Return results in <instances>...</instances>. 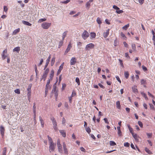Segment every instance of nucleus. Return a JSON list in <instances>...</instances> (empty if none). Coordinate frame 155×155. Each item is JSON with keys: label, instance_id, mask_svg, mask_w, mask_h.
<instances>
[{"label": "nucleus", "instance_id": "obj_60", "mask_svg": "<svg viewBox=\"0 0 155 155\" xmlns=\"http://www.w3.org/2000/svg\"><path fill=\"white\" fill-rule=\"evenodd\" d=\"M142 68L143 69V70L144 71H147V68L146 67L144 66V65L142 66Z\"/></svg>", "mask_w": 155, "mask_h": 155}, {"label": "nucleus", "instance_id": "obj_4", "mask_svg": "<svg viewBox=\"0 0 155 155\" xmlns=\"http://www.w3.org/2000/svg\"><path fill=\"white\" fill-rule=\"evenodd\" d=\"M57 145L58 151L60 153H62L63 151L62 147L59 139H58L57 140Z\"/></svg>", "mask_w": 155, "mask_h": 155}, {"label": "nucleus", "instance_id": "obj_18", "mask_svg": "<svg viewBox=\"0 0 155 155\" xmlns=\"http://www.w3.org/2000/svg\"><path fill=\"white\" fill-rule=\"evenodd\" d=\"M96 34L94 32H91L90 33V38L91 39H93L96 37Z\"/></svg>", "mask_w": 155, "mask_h": 155}, {"label": "nucleus", "instance_id": "obj_36", "mask_svg": "<svg viewBox=\"0 0 155 155\" xmlns=\"http://www.w3.org/2000/svg\"><path fill=\"white\" fill-rule=\"evenodd\" d=\"M132 48L133 49V51H135L136 49V47L135 44H132L131 45Z\"/></svg>", "mask_w": 155, "mask_h": 155}, {"label": "nucleus", "instance_id": "obj_25", "mask_svg": "<svg viewBox=\"0 0 155 155\" xmlns=\"http://www.w3.org/2000/svg\"><path fill=\"white\" fill-rule=\"evenodd\" d=\"M20 50V48L19 47H17L15 48L13 50V51H16L18 53Z\"/></svg>", "mask_w": 155, "mask_h": 155}, {"label": "nucleus", "instance_id": "obj_35", "mask_svg": "<svg viewBox=\"0 0 155 155\" xmlns=\"http://www.w3.org/2000/svg\"><path fill=\"white\" fill-rule=\"evenodd\" d=\"M129 24H128L127 25H126L123 27L122 28L124 30H127L128 28L129 27Z\"/></svg>", "mask_w": 155, "mask_h": 155}, {"label": "nucleus", "instance_id": "obj_54", "mask_svg": "<svg viewBox=\"0 0 155 155\" xmlns=\"http://www.w3.org/2000/svg\"><path fill=\"white\" fill-rule=\"evenodd\" d=\"M113 8L116 10H119L120 9V8H118V7H117V6L115 5H114L113 6Z\"/></svg>", "mask_w": 155, "mask_h": 155}, {"label": "nucleus", "instance_id": "obj_2", "mask_svg": "<svg viewBox=\"0 0 155 155\" xmlns=\"http://www.w3.org/2000/svg\"><path fill=\"white\" fill-rule=\"evenodd\" d=\"M95 47V45L92 43H89L86 45L85 49L86 51H90L91 49L94 48Z\"/></svg>", "mask_w": 155, "mask_h": 155}, {"label": "nucleus", "instance_id": "obj_16", "mask_svg": "<svg viewBox=\"0 0 155 155\" xmlns=\"http://www.w3.org/2000/svg\"><path fill=\"white\" fill-rule=\"evenodd\" d=\"M39 120L40 121L41 124V126L43 128V127H44V121L41 116L39 117Z\"/></svg>", "mask_w": 155, "mask_h": 155}, {"label": "nucleus", "instance_id": "obj_27", "mask_svg": "<svg viewBox=\"0 0 155 155\" xmlns=\"http://www.w3.org/2000/svg\"><path fill=\"white\" fill-rule=\"evenodd\" d=\"M55 57H54L52 58L51 60V66H53L55 62Z\"/></svg>", "mask_w": 155, "mask_h": 155}, {"label": "nucleus", "instance_id": "obj_17", "mask_svg": "<svg viewBox=\"0 0 155 155\" xmlns=\"http://www.w3.org/2000/svg\"><path fill=\"white\" fill-rule=\"evenodd\" d=\"M57 81L53 85V89L52 90V91L53 92H58V90L57 89V87L56 86V83H57Z\"/></svg>", "mask_w": 155, "mask_h": 155}, {"label": "nucleus", "instance_id": "obj_24", "mask_svg": "<svg viewBox=\"0 0 155 155\" xmlns=\"http://www.w3.org/2000/svg\"><path fill=\"white\" fill-rule=\"evenodd\" d=\"M116 105L118 109H120V102L119 101H117L116 102Z\"/></svg>", "mask_w": 155, "mask_h": 155}, {"label": "nucleus", "instance_id": "obj_12", "mask_svg": "<svg viewBox=\"0 0 155 155\" xmlns=\"http://www.w3.org/2000/svg\"><path fill=\"white\" fill-rule=\"evenodd\" d=\"M110 29H108L106 30V31L104 32L103 33V35L104 37L106 38L108 36L109 34Z\"/></svg>", "mask_w": 155, "mask_h": 155}, {"label": "nucleus", "instance_id": "obj_45", "mask_svg": "<svg viewBox=\"0 0 155 155\" xmlns=\"http://www.w3.org/2000/svg\"><path fill=\"white\" fill-rule=\"evenodd\" d=\"M124 146L127 147H128L130 146V143L128 142H126L124 143Z\"/></svg>", "mask_w": 155, "mask_h": 155}, {"label": "nucleus", "instance_id": "obj_31", "mask_svg": "<svg viewBox=\"0 0 155 155\" xmlns=\"http://www.w3.org/2000/svg\"><path fill=\"white\" fill-rule=\"evenodd\" d=\"M97 22L99 24H101L102 23L101 20V19L99 17H98L96 20Z\"/></svg>", "mask_w": 155, "mask_h": 155}, {"label": "nucleus", "instance_id": "obj_32", "mask_svg": "<svg viewBox=\"0 0 155 155\" xmlns=\"http://www.w3.org/2000/svg\"><path fill=\"white\" fill-rule=\"evenodd\" d=\"M46 20V19L45 18H41L38 21V23H40L43 21H45Z\"/></svg>", "mask_w": 155, "mask_h": 155}, {"label": "nucleus", "instance_id": "obj_23", "mask_svg": "<svg viewBox=\"0 0 155 155\" xmlns=\"http://www.w3.org/2000/svg\"><path fill=\"white\" fill-rule=\"evenodd\" d=\"M54 70H52L51 71V74H50V79L51 80H52V78H53V77L54 76Z\"/></svg>", "mask_w": 155, "mask_h": 155}, {"label": "nucleus", "instance_id": "obj_22", "mask_svg": "<svg viewBox=\"0 0 155 155\" xmlns=\"http://www.w3.org/2000/svg\"><path fill=\"white\" fill-rule=\"evenodd\" d=\"M118 130V134L119 136H121L122 135L121 132L120 130V127H117Z\"/></svg>", "mask_w": 155, "mask_h": 155}, {"label": "nucleus", "instance_id": "obj_62", "mask_svg": "<svg viewBox=\"0 0 155 155\" xmlns=\"http://www.w3.org/2000/svg\"><path fill=\"white\" fill-rule=\"evenodd\" d=\"M104 122L106 123L107 124H109V122L108 121L107 118H104Z\"/></svg>", "mask_w": 155, "mask_h": 155}, {"label": "nucleus", "instance_id": "obj_21", "mask_svg": "<svg viewBox=\"0 0 155 155\" xmlns=\"http://www.w3.org/2000/svg\"><path fill=\"white\" fill-rule=\"evenodd\" d=\"M68 32V31H64L63 33L62 36V39L63 41L64 40L65 38L66 37V36L67 35Z\"/></svg>", "mask_w": 155, "mask_h": 155}, {"label": "nucleus", "instance_id": "obj_34", "mask_svg": "<svg viewBox=\"0 0 155 155\" xmlns=\"http://www.w3.org/2000/svg\"><path fill=\"white\" fill-rule=\"evenodd\" d=\"M109 143L110 145L111 146H114L116 144V143L113 141H110Z\"/></svg>", "mask_w": 155, "mask_h": 155}, {"label": "nucleus", "instance_id": "obj_6", "mask_svg": "<svg viewBox=\"0 0 155 155\" xmlns=\"http://www.w3.org/2000/svg\"><path fill=\"white\" fill-rule=\"evenodd\" d=\"M89 34L88 32L85 30L84 31L82 35V37L84 40L87 39L89 36Z\"/></svg>", "mask_w": 155, "mask_h": 155}, {"label": "nucleus", "instance_id": "obj_1", "mask_svg": "<svg viewBox=\"0 0 155 155\" xmlns=\"http://www.w3.org/2000/svg\"><path fill=\"white\" fill-rule=\"evenodd\" d=\"M50 119L53 124V127L54 130L55 131H58V128L57 127V122L55 119L53 117H51L50 118Z\"/></svg>", "mask_w": 155, "mask_h": 155}, {"label": "nucleus", "instance_id": "obj_19", "mask_svg": "<svg viewBox=\"0 0 155 155\" xmlns=\"http://www.w3.org/2000/svg\"><path fill=\"white\" fill-rule=\"evenodd\" d=\"M132 136L137 141H138L139 137L137 134H133Z\"/></svg>", "mask_w": 155, "mask_h": 155}, {"label": "nucleus", "instance_id": "obj_61", "mask_svg": "<svg viewBox=\"0 0 155 155\" xmlns=\"http://www.w3.org/2000/svg\"><path fill=\"white\" fill-rule=\"evenodd\" d=\"M8 9L7 6H4V12H7Z\"/></svg>", "mask_w": 155, "mask_h": 155}, {"label": "nucleus", "instance_id": "obj_5", "mask_svg": "<svg viewBox=\"0 0 155 155\" xmlns=\"http://www.w3.org/2000/svg\"><path fill=\"white\" fill-rule=\"evenodd\" d=\"M51 25V23L45 22L42 24L41 26L43 29H47L50 27Z\"/></svg>", "mask_w": 155, "mask_h": 155}, {"label": "nucleus", "instance_id": "obj_57", "mask_svg": "<svg viewBox=\"0 0 155 155\" xmlns=\"http://www.w3.org/2000/svg\"><path fill=\"white\" fill-rule=\"evenodd\" d=\"M119 61L120 62V65L123 67V68L124 67V64H123V62H122V61L120 59H119Z\"/></svg>", "mask_w": 155, "mask_h": 155}, {"label": "nucleus", "instance_id": "obj_51", "mask_svg": "<svg viewBox=\"0 0 155 155\" xmlns=\"http://www.w3.org/2000/svg\"><path fill=\"white\" fill-rule=\"evenodd\" d=\"M58 92H54V97H55L56 99H57L58 98Z\"/></svg>", "mask_w": 155, "mask_h": 155}, {"label": "nucleus", "instance_id": "obj_29", "mask_svg": "<svg viewBox=\"0 0 155 155\" xmlns=\"http://www.w3.org/2000/svg\"><path fill=\"white\" fill-rule=\"evenodd\" d=\"M145 150L146 151V152L147 153H148L149 154H152V153L150 151L147 147L145 148Z\"/></svg>", "mask_w": 155, "mask_h": 155}, {"label": "nucleus", "instance_id": "obj_64", "mask_svg": "<svg viewBox=\"0 0 155 155\" xmlns=\"http://www.w3.org/2000/svg\"><path fill=\"white\" fill-rule=\"evenodd\" d=\"M66 122V120L64 117H63L62 119V124H65Z\"/></svg>", "mask_w": 155, "mask_h": 155}, {"label": "nucleus", "instance_id": "obj_33", "mask_svg": "<svg viewBox=\"0 0 155 155\" xmlns=\"http://www.w3.org/2000/svg\"><path fill=\"white\" fill-rule=\"evenodd\" d=\"M48 140H49V144L54 143L52 138L50 137L49 136H48Z\"/></svg>", "mask_w": 155, "mask_h": 155}, {"label": "nucleus", "instance_id": "obj_55", "mask_svg": "<svg viewBox=\"0 0 155 155\" xmlns=\"http://www.w3.org/2000/svg\"><path fill=\"white\" fill-rule=\"evenodd\" d=\"M76 95V92L75 91H73L72 93V95L71 96L72 97L75 96Z\"/></svg>", "mask_w": 155, "mask_h": 155}, {"label": "nucleus", "instance_id": "obj_10", "mask_svg": "<svg viewBox=\"0 0 155 155\" xmlns=\"http://www.w3.org/2000/svg\"><path fill=\"white\" fill-rule=\"evenodd\" d=\"M77 62V59L75 57H72L70 61V63L71 65H74Z\"/></svg>", "mask_w": 155, "mask_h": 155}, {"label": "nucleus", "instance_id": "obj_13", "mask_svg": "<svg viewBox=\"0 0 155 155\" xmlns=\"http://www.w3.org/2000/svg\"><path fill=\"white\" fill-rule=\"evenodd\" d=\"M137 86L136 85H134L132 87L133 92L135 94L138 93V91L137 89Z\"/></svg>", "mask_w": 155, "mask_h": 155}, {"label": "nucleus", "instance_id": "obj_28", "mask_svg": "<svg viewBox=\"0 0 155 155\" xmlns=\"http://www.w3.org/2000/svg\"><path fill=\"white\" fill-rule=\"evenodd\" d=\"M141 94L142 95V96L145 98V100H148V98L147 97L146 94L145 93L143 92H142L141 93Z\"/></svg>", "mask_w": 155, "mask_h": 155}, {"label": "nucleus", "instance_id": "obj_49", "mask_svg": "<svg viewBox=\"0 0 155 155\" xmlns=\"http://www.w3.org/2000/svg\"><path fill=\"white\" fill-rule=\"evenodd\" d=\"M116 12L118 14H120L123 12V11L122 10H117L116 11Z\"/></svg>", "mask_w": 155, "mask_h": 155}, {"label": "nucleus", "instance_id": "obj_40", "mask_svg": "<svg viewBox=\"0 0 155 155\" xmlns=\"http://www.w3.org/2000/svg\"><path fill=\"white\" fill-rule=\"evenodd\" d=\"M36 107L35 106V104H34V105L33 106V113H34V114H36Z\"/></svg>", "mask_w": 155, "mask_h": 155}, {"label": "nucleus", "instance_id": "obj_39", "mask_svg": "<svg viewBox=\"0 0 155 155\" xmlns=\"http://www.w3.org/2000/svg\"><path fill=\"white\" fill-rule=\"evenodd\" d=\"M141 84H146V80L142 79L141 80Z\"/></svg>", "mask_w": 155, "mask_h": 155}, {"label": "nucleus", "instance_id": "obj_14", "mask_svg": "<svg viewBox=\"0 0 155 155\" xmlns=\"http://www.w3.org/2000/svg\"><path fill=\"white\" fill-rule=\"evenodd\" d=\"M0 130L2 136V137H3L4 135L5 129L2 126H0Z\"/></svg>", "mask_w": 155, "mask_h": 155}, {"label": "nucleus", "instance_id": "obj_8", "mask_svg": "<svg viewBox=\"0 0 155 155\" xmlns=\"http://www.w3.org/2000/svg\"><path fill=\"white\" fill-rule=\"evenodd\" d=\"M55 145L54 143L49 144V151L50 152L53 151L55 149Z\"/></svg>", "mask_w": 155, "mask_h": 155}, {"label": "nucleus", "instance_id": "obj_38", "mask_svg": "<svg viewBox=\"0 0 155 155\" xmlns=\"http://www.w3.org/2000/svg\"><path fill=\"white\" fill-rule=\"evenodd\" d=\"M76 82L77 83L78 85H80V80L78 78H76L75 79Z\"/></svg>", "mask_w": 155, "mask_h": 155}, {"label": "nucleus", "instance_id": "obj_20", "mask_svg": "<svg viewBox=\"0 0 155 155\" xmlns=\"http://www.w3.org/2000/svg\"><path fill=\"white\" fill-rule=\"evenodd\" d=\"M20 29L18 28L15 30L13 32V35H16L20 31Z\"/></svg>", "mask_w": 155, "mask_h": 155}, {"label": "nucleus", "instance_id": "obj_15", "mask_svg": "<svg viewBox=\"0 0 155 155\" xmlns=\"http://www.w3.org/2000/svg\"><path fill=\"white\" fill-rule=\"evenodd\" d=\"M59 132L63 137H66V132L64 130H59Z\"/></svg>", "mask_w": 155, "mask_h": 155}, {"label": "nucleus", "instance_id": "obj_42", "mask_svg": "<svg viewBox=\"0 0 155 155\" xmlns=\"http://www.w3.org/2000/svg\"><path fill=\"white\" fill-rule=\"evenodd\" d=\"M50 89L49 88H45V97H46L47 96V93L48 91V90H49V89Z\"/></svg>", "mask_w": 155, "mask_h": 155}, {"label": "nucleus", "instance_id": "obj_3", "mask_svg": "<svg viewBox=\"0 0 155 155\" xmlns=\"http://www.w3.org/2000/svg\"><path fill=\"white\" fill-rule=\"evenodd\" d=\"M49 71V69L47 68L43 73V74L41 78V81L43 80L44 81H45L46 79L47 75Z\"/></svg>", "mask_w": 155, "mask_h": 155}, {"label": "nucleus", "instance_id": "obj_30", "mask_svg": "<svg viewBox=\"0 0 155 155\" xmlns=\"http://www.w3.org/2000/svg\"><path fill=\"white\" fill-rule=\"evenodd\" d=\"M124 76L126 79H127L129 76V74L128 71H125L124 73Z\"/></svg>", "mask_w": 155, "mask_h": 155}, {"label": "nucleus", "instance_id": "obj_43", "mask_svg": "<svg viewBox=\"0 0 155 155\" xmlns=\"http://www.w3.org/2000/svg\"><path fill=\"white\" fill-rule=\"evenodd\" d=\"M64 62H63L61 64V65L60 66V67H59V70H61V71L62 70L63 68V66H64Z\"/></svg>", "mask_w": 155, "mask_h": 155}, {"label": "nucleus", "instance_id": "obj_37", "mask_svg": "<svg viewBox=\"0 0 155 155\" xmlns=\"http://www.w3.org/2000/svg\"><path fill=\"white\" fill-rule=\"evenodd\" d=\"M85 130L88 133L90 134L91 131V130L89 127H86L85 128Z\"/></svg>", "mask_w": 155, "mask_h": 155}, {"label": "nucleus", "instance_id": "obj_53", "mask_svg": "<svg viewBox=\"0 0 155 155\" xmlns=\"http://www.w3.org/2000/svg\"><path fill=\"white\" fill-rule=\"evenodd\" d=\"M14 91L16 93H17V94H20V91L18 89H15V90Z\"/></svg>", "mask_w": 155, "mask_h": 155}, {"label": "nucleus", "instance_id": "obj_56", "mask_svg": "<svg viewBox=\"0 0 155 155\" xmlns=\"http://www.w3.org/2000/svg\"><path fill=\"white\" fill-rule=\"evenodd\" d=\"M63 43V41H60V42L59 44V48H60L61 46L62 45Z\"/></svg>", "mask_w": 155, "mask_h": 155}, {"label": "nucleus", "instance_id": "obj_48", "mask_svg": "<svg viewBox=\"0 0 155 155\" xmlns=\"http://www.w3.org/2000/svg\"><path fill=\"white\" fill-rule=\"evenodd\" d=\"M70 1V0H67L61 2V3H62L67 4Z\"/></svg>", "mask_w": 155, "mask_h": 155}, {"label": "nucleus", "instance_id": "obj_11", "mask_svg": "<svg viewBox=\"0 0 155 155\" xmlns=\"http://www.w3.org/2000/svg\"><path fill=\"white\" fill-rule=\"evenodd\" d=\"M72 47L71 45L70 42L68 44L67 49H66L65 52L64 54H67L70 50L71 48Z\"/></svg>", "mask_w": 155, "mask_h": 155}, {"label": "nucleus", "instance_id": "obj_46", "mask_svg": "<svg viewBox=\"0 0 155 155\" xmlns=\"http://www.w3.org/2000/svg\"><path fill=\"white\" fill-rule=\"evenodd\" d=\"M138 123L139 125V126L141 128L143 127V124L142 122L140 121H138Z\"/></svg>", "mask_w": 155, "mask_h": 155}, {"label": "nucleus", "instance_id": "obj_58", "mask_svg": "<svg viewBox=\"0 0 155 155\" xmlns=\"http://www.w3.org/2000/svg\"><path fill=\"white\" fill-rule=\"evenodd\" d=\"M147 135L149 138H150L152 136V134L151 133H148L147 134Z\"/></svg>", "mask_w": 155, "mask_h": 155}, {"label": "nucleus", "instance_id": "obj_26", "mask_svg": "<svg viewBox=\"0 0 155 155\" xmlns=\"http://www.w3.org/2000/svg\"><path fill=\"white\" fill-rule=\"evenodd\" d=\"M22 23H23L24 24L27 25L28 26H31V24L29 23V22L25 21H22Z\"/></svg>", "mask_w": 155, "mask_h": 155}, {"label": "nucleus", "instance_id": "obj_44", "mask_svg": "<svg viewBox=\"0 0 155 155\" xmlns=\"http://www.w3.org/2000/svg\"><path fill=\"white\" fill-rule=\"evenodd\" d=\"M118 45L117 39V38L114 41V45L115 46H117Z\"/></svg>", "mask_w": 155, "mask_h": 155}, {"label": "nucleus", "instance_id": "obj_47", "mask_svg": "<svg viewBox=\"0 0 155 155\" xmlns=\"http://www.w3.org/2000/svg\"><path fill=\"white\" fill-rule=\"evenodd\" d=\"M117 80L120 83H121V81L120 80V78H119V76H116L115 77Z\"/></svg>", "mask_w": 155, "mask_h": 155}, {"label": "nucleus", "instance_id": "obj_50", "mask_svg": "<svg viewBox=\"0 0 155 155\" xmlns=\"http://www.w3.org/2000/svg\"><path fill=\"white\" fill-rule=\"evenodd\" d=\"M6 149L5 147L4 148V150L3 151L2 155H6Z\"/></svg>", "mask_w": 155, "mask_h": 155}, {"label": "nucleus", "instance_id": "obj_59", "mask_svg": "<svg viewBox=\"0 0 155 155\" xmlns=\"http://www.w3.org/2000/svg\"><path fill=\"white\" fill-rule=\"evenodd\" d=\"M64 107L67 108L68 109V107H69V106H68V103L67 102H65V103H64Z\"/></svg>", "mask_w": 155, "mask_h": 155}, {"label": "nucleus", "instance_id": "obj_41", "mask_svg": "<svg viewBox=\"0 0 155 155\" xmlns=\"http://www.w3.org/2000/svg\"><path fill=\"white\" fill-rule=\"evenodd\" d=\"M90 3L89 2H87L86 4V6L87 8H89L90 7Z\"/></svg>", "mask_w": 155, "mask_h": 155}, {"label": "nucleus", "instance_id": "obj_7", "mask_svg": "<svg viewBox=\"0 0 155 155\" xmlns=\"http://www.w3.org/2000/svg\"><path fill=\"white\" fill-rule=\"evenodd\" d=\"M62 145L64 154L68 155V151L66 144L64 142H63Z\"/></svg>", "mask_w": 155, "mask_h": 155}, {"label": "nucleus", "instance_id": "obj_52", "mask_svg": "<svg viewBox=\"0 0 155 155\" xmlns=\"http://www.w3.org/2000/svg\"><path fill=\"white\" fill-rule=\"evenodd\" d=\"M139 3L140 5H142L144 2V0H138Z\"/></svg>", "mask_w": 155, "mask_h": 155}, {"label": "nucleus", "instance_id": "obj_63", "mask_svg": "<svg viewBox=\"0 0 155 155\" xmlns=\"http://www.w3.org/2000/svg\"><path fill=\"white\" fill-rule=\"evenodd\" d=\"M120 35L122 37V38H126V37H125L124 34L122 32H121V33H120Z\"/></svg>", "mask_w": 155, "mask_h": 155}, {"label": "nucleus", "instance_id": "obj_9", "mask_svg": "<svg viewBox=\"0 0 155 155\" xmlns=\"http://www.w3.org/2000/svg\"><path fill=\"white\" fill-rule=\"evenodd\" d=\"M7 49H5L3 51V52L2 54V58L3 60H5L6 58L7 57V56L5 54H7Z\"/></svg>", "mask_w": 155, "mask_h": 155}]
</instances>
